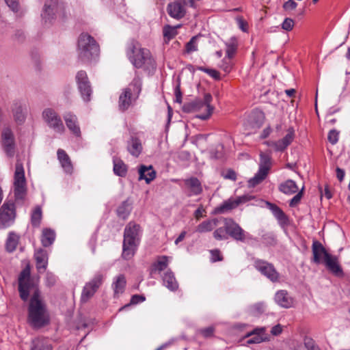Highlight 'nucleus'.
<instances>
[{
  "instance_id": "6",
  "label": "nucleus",
  "mask_w": 350,
  "mask_h": 350,
  "mask_svg": "<svg viewBox=\"0 0 350 350\" xmlns=\"http://www.w3.org/2000/svg\"><path fill=\"white\" fill-rule=\"evenodd\" d=\"M221 222L229 235L236 241L244 242L252 239V237L246 232L242 228L230 218H221Z\"/></svg>"
},
{
  "instance_id": "30",
  "label": "nucleus",
  "mask_w": 350,
  "mask_h": 350,
  "mask_svg": "<svg viewBox=\"0 0 350 350\" xmlns=\"http://www.w3.org/2000/svg\"><path fill=\"white\" fill-rule=\"evenodd\" d=\"M265 327H260L255 329L252 332L247 334V336H252L247 340L248 344H258L266 340L267 338L264 336Z\"/></svg>"
},
{
  "instance_id": "14",
  "label": "nucleus",
  "mask_w": 350,
  "mask_h": 350,
  "mask_svg": "<svg viewBox=\"0 0 350 350\" xmlns=\"http://www.w3.org/2000/svg\"><path fill=\"white\" fill-rule=\"evenodd\" d=\"M294 137L295 131L293 128H290L282 139L276 142H269L268 145L273 147L275 151L283 152L292 143Z\"/></svg>"
},
{
  "instance_id": "48",
  "label": "nucleus",
  "mask_w": 350,
  "mask_h": 350,
  "mask_svg": "<svg viewBox=\"0 0 350 350\" xmlns=\"http://www.w3.org/2000/svg\"><path fill=\"white\" fill-rule=\"evenodd\" d=\"M213 237L216 240H226L228 239V232L226 228L223 227H219L217 228L213 232Z\"/></svg>"
},
{
  "instance_id": "42",
  "label": "nucleus",
  "mask_w": 350,
  "mask_h": 350,
  "mask_svg": "<svg viewBox=\"0 0 350 350\" xmlns=\"http://www.w3.org/2000/svg\"><path fill=\"white\" fill-rule=\"evenodd\" d=\"M237 40L234 37H232L228 42H226V57H228V58H232L237 52Z\"/></svg>"
},
{
  "instance_id": "43",
  "label": "nucleus",
  "mask_w": 350,
  "mask_h": 350,
  "mask_svg": "<svg viewBox=\"0 0 350 350\" xmlns=\"http://www.w3.org/2000/svg\"><path fill=\"white\" fill-rule=\"evenodd\" d=\"M142 84V80L139 77H135L128 87L131 88L132 95L135 99L139 96L141 92Z\"/></svg>"
},
{
  "instance_id": "27",
  "label": "nucleus",
  "mask_w": 350,
  "mask_h": 350,
  "mask_svg": "<svg viewBox=\"0 0 350 350\" xmlns=\"http://www.w3.org/2000/svg\"><path fill=\"white\" fill-rule=\"evenodd\" d=\"M169 265V257L167 256H159L157 260L152 263L150 268V273H159L164 271Z\"/></svg>"
},
{
  "instance_id": "4",
  "label": "nucleus",
  "mask_w": 350,
  "mask_h": 350,
  "mask_svg": "<svg viewBox=\"0 0 350 350\" xmlns=\"http://www.w3.org/2000/svg\"><path fill=\"white\" fill-rule=\"evenodd\" d=\"M140 226L133 222H129L125 227L122 245V256L125 260L133 257L137 250L139 241Z\"/></svg>"
},
{
  "instance_id": "37",
  "label": "nucleus",
  "mask_w": 350,
  "mask_h": 350,
  "mask_svg": "<svg viewBox=\"0 0 350 350\" xmlns=\"http://www.w3.org/2000/svg\"><path fill=\"white\" fill-rule=\"evenodd\" d=\"M55 239V233L54 230L49 228H45L42 230L41 242L44 247H49L52 245Z\"/></svg>"
},
{
  "instance_id": "47",
  "label": "nucleus",
  "mask_w": 350,
  "mask_h": 350,
  "mask_svg": "<svg viewBox=\"0 0 350 350\" xmlns=\"http://www.w3.org/2000/svg\"><path fill=\"white\" fill-rule=\"evenodd\" d=\"M265 310V306L263 302H258L249 307V312L254 316L260 315L262 314Z\"/></svg>"
},
{
  "instance_id": "56",
  "label": "nucleus",
  "mask_w": 350,
  "mask_h": 350,
  "mask_svg": "<svg viewBox=\"0 0 350 350\" xmlns=\"http://www.w3.org/2000/svg\"><path fill=\"white\" fill-rule=\"evenodd\" d=\"M210 259L212 262L221 261L223 260V256L221 254V252L217 249L210 250Z\"/></svg>"
},
{
  "instance_id": "61",
  "label": "nucleus",
  "mask_w": 350,
  "mask_h": 350,
  "mask_svg": "<svg viewBox=\"0 0 350 350\" xmlns=\"http://www.w3.org/2000/svg\"><path fill=\"white\" fill-rule=\"evenodd\" d=\"M56 276L52 273L48 272L46 275V284L48 286H53L56 283Z\"/></svg>"
},
{
  "instance_id": "52",
  "label": "nucleus",
  "mask_w": 350,
  "mask_h": 350,
  "mask_svg": "<svg viewBox=\"0 0 350 350\" xmlns=\"http://www.w3.org/2000/svg\"><path fill=\"white\" fill-rule=\"evenodd\" d=\"M304 346L307 350H321L315 341L309 337H305L304 340Z\"/></svg>"
},
{
  "instance_id": "62",
  "label": "nucleus",
  "mask_w": 350,
  "mask_h": 350,
  "mask_svg": "<svg viewBox=\"0 0 350 350\" xmlns=\"http://www.w3.org/2000/svg\"><path fill=\"white\" fill-rule=\"evenodd\" d=\"M262 240L265 243L273 245L275 243V237L273 234L267 233L262 236Z\"/></svg>"
},
{
  "instance_id": "9",
  "label": "nucleus",
  "mask_w": 350,
  "mask_h": 350,
  "mask_svg": "<svg viewBox=\"0 0 350 350\" xmlns=\"http://www.w3.org/2000/svg\"><path fill=\"white\" fill-rule=\"evenodd\" d=\"M254 268L262 275L272 282H277L280 280V273L277 271L273 264L261 259H255Z\"/></svg>"
},
{
  "instance_id": "21",
  "label": "nucleus",
  "mask_w": 350,
  "mask_h": 350,
  "mask_svg": "<svg viewBox=\"0 0 350 350\" xmlns=\"http://www.w3.org/2000/svg\"><path fill=\"white\" fill-rule=\"evenodd\" d=\"M275 302L282 308H288L293 304V299L285 290H280L275 295Z\"/></svg>"
},
{
  "instance_id": "64",
  "label": "nucleus",
  "mask_w": 350,
  "mask_h": 350,
  "mask_svg": "<svg viewBox=\"0 0 350 350\" xmlns=\"http://www.w3.org/2000/svg\"><path fill=\"white\" fill-rule=\"evenodd\" d=\"M224 177L226 179H229L232 180H235L237 179V174L236 172L231 169H229L226 171L225 174H224Z\"/></svg>"
},
{
  "instance_id": "16",
  "label": "nucleus",
  "mask_w": 350,
  "mask_h": 350,
  "mask_svg": "<svg viewBox=\"0 0 350 350\" xmlns=\"http://www.w3.org/2000/svg\"><path fill=\"white\" fill-rule=\"evenodd\" d=\"M64 119L69 131L76 137H80L81 133L77 117L75 114L68 112L64 115Z\"/></svg>"
},
{
  "instance_id": "2",
  "label": "nucleus",
  "mask_w": 350,
  "mask_h": 350,
  "mask_svg": "<svg viewBox=\"0 0 350 350\" xmlns=\"http://www.w3.org/2000/svg\"><path fill=\"white\" fill-rule=\"evenodd\" d=\"M126 55L135 68H143L148 72L155 69V62L150 51L141 48L137 42L133 41L128 44Z\"/></svg>"
},
{
  "instance_id": "23",
  "label": "nucleus",
  "mask_w": 350,
  "mask_h": 350,
  "mask_svg": "<svg viewBox=\"0 0 350 350\" xmlns=\"http://www.w3.org/2000/svg\"><path fill=\"white\" fill-rule=\"evenodd\" d=\"M163 285L171 291H176L178 288V283L174 273L170 270H167L162 275Z\"/></svg>"
},
{
  "instance_id": "26",
  "label": "nucleus",
  "mask_w": 350,
  "mask_h": 350,
  "mask_svg": "<svg viewBox=\"0 0 350 350\" xmlns=\"http://www.w3.org/2000/svg\"><path fill=\"white\" fill-rule=\"evenodd\" d=\"M132 97H134L132 95L131 88H125L122 93L120 95L119 97V108L122 111H125L128 109L132 103Z\"/></svg>"
},
{
  "instance_id": "10",
  "label": "nucleus",
  "mask_w": 350,
  "mask_h": 350,
  "mask_svg": "<svg viewBox=\"0 0 350 350\" xmlns=\"http://www.w3.org/2000/svg\"><path fill=\"white\" fill-rule=\"evenodd\" d=\"M103 280V274L100 272L96 273L93 278L84 286L81 296V301L83 303L87 302L102 285Z\"/></svg>"
},
{
  "instance_id": "22",
  "label": "nucleus",
  "mask_w": 350,
  "mask_h": 350,
  "mask_svg": "<svg viewBox=\"0 0 350 350\" xmlns=\"http://www.w3.org/2000/svg\"><path fill=\"white\" fill-rule=\"evenodd\" d=\"M323 263L328 270L334 274L336 275L342 274V270L338 264V258L336 256L329 254L326 256V258L323 260Z\"/></svg>"
},
{
  "instance_id": "40",
  "label": "nucleus",
  "mask_w": 350,
  "mask_h": 350,
  "mask_svg": "<svg viewBox=\"0 0 350 350\" xmlns=\"http://www.w3.org/2000/svg\"><path fill=\"white\" fill-rule=\"evenodd\" d=\"M113 172L116 175L124 177L127 172V167L120 159H113Z\"/></svg>"
},
{
  "instance_id": "19",
  "label": "nucleus",
  "mask_w": 350,
  "mask_h": 350,
  "mask_svg": "<svg viewBox=\"0 0 350 350\" xmlns=\"http://www.w3.org/2000/svg\"><path fill=\"white\" fill-rule=\"evenodd\" d=\"M57 8V0H51V3H46L41 14L42 19L46 22H51L55 15Z\"/></svg>"
},
{
  "instance_id": "36",
  "label": "nucleus",
  "mask_w": 350,
  "mask_h": 350,
  "mask_svg": "<svg viewBox=\"0 0 350 350\" xmlns=\"http://www.w3.org/2000/svg\"><path fill=\"white\" fill-rule=\"evenodd\" d=\"M271 157L269 154L261 152L260 154L259 169L262 174H268L269 170L271 166Z\"/></svg>"
},
{
  "instance_id": "24",
  "label": "nucleus",
  "mask_w": 350,
  "mask_h": 350,
  "mask_svg": "<svg viewBox=\"0 0 350 350\" xmlns=\"http://www.w3.org/2000/svg\"><path fill=\"white\" fill-rule=\"evenodd\" d=\"M139 180H145L147 184H149L156 178V172L152 165H142L138 170Z\"/></svg>"
},
{
  "instance_id": "63",
  "label": "nucleus",
  "mask_w": 350,
  "mask_h": 350,
  "mask_svg": "<svg viewBox=\"0 0 350 350\" xmlns=\"http://www.w3.org/2000/svg\"><path fill=\"white\" fill-rule=\"evenodd\" d=\"M297 6V3L293 0H288L285 2L283 5V8L285 10H295Z\"/></svg>"
},
{
  "instance_id": "8",
  "label": "nucleus",
  "mask_w": 350,
  "mask_h": 350,
  "mask_svg": "<svg viewBox=\"0 0 350 350\" xmlns=\"http://www.w3.org/2000/svg\"><path fill=\"white\" fill-rule=\"evenodd\" d=\"M213 96L208 92H203L198 98V119L206 120L210 118L215 107L211 105Z\"/></svg>"
},
{
  "instance_id": "60",
  "label": "nucleus",
  "mask_w": 350,
  "mask_h": 350,
  "mask_svg": "<svg viewBox=\"0 0 350 350\" xmlns=\"http://www.w3.org/2000/svg\"><path fill=\"white\" fill-rule=\"evenodd\" d=\"M7 5L14 12L19 10V3L18 0H5Z\"/></svg>"
},
{
  "instance_id": "58",
  "label": "nucleus",
  "mask_w": 350,
  "mask_h": 350,
  "mask_svg": "<svg viewBox=\"0 0 350 350\" xmlns=\"http://www.w3.org/2000/svg\"><path fill=\"white\" fill-rule=\"evenodd\" d=\"M303 190L304 187L290 200L289 206L291 207H294L300 202L301 199L303 196Z\"/></svg>"
},
{
  "instance_id": "31",
  "label": "nucleus",
  "mask_w": 350,
  "mask_h": 350,
  "mask_svg": "<svg viewBox=\"0 0 350 350\" xmlns=\"http://www.w3.org/2000/svg\"><path fill=\"white\" fill-rule=\"evenodd\" d=\"M53 347L48 338H36L32 340L31 350H52Z\"/></svg>"
},
{
  "instance_id": "59",
  "label": "nucleus",
  "mask_w": 350,
  "mask_h": 350,
  "mask_svg": "<svg viewBox=\"0 0 350 350\" xmlns=\"http://www.w3.org/2000/svg\"><path fill=\"white\" fill-rule=\"evenodd\" d=\"M327 138L332 144H336L338 141V132L336 130H331L328 133Z\"/></svg>"
},
{
  "instance_id": "20",
  "label": "nucleus",
  "mask_w": 350,
  "mask_h": 350,
  "mask_svg": "<svg viewBox=\"0 0 350 350\" xmlns=\"http://www.w3.org/2000/svg\"><path fill=\"white\" fill-rule=\"evenodd\" d=\"M34 257L36 261V268L38 271H44L48 265V253L43 249H38L34 253Z\"/></svg>"
},
{
  "instance_id": "11",
  "label": "nucleus",
  "mask_w": 350,
  "mask_h": 350,
  "mask_svg": "<svg viewBox=\"0 0 350 350\" xmlns=\"http://www.w3.org/2000/svg\"><path fill=\"white\" fill-rule=\"evenodd\" d=\"M75 79L83 100L85 102L90 101L92 94V89L86 72L83 70L79 71L76 75Z\"/></svg>"
},
{
  "instance_id": "3",
  "label": "nucleus",
  "mask_w": 350,
  "mask_h": 350,
  "mask_svg": "<svg viewBox=\"0 0 350 350\" xmlns=\"http://www.w3.org/2000/svg\"><path fill=\"white\" fill-rule=\"evenodd\" d=\"M77 52L81 62L90 63L98 57L100 47L92 36L88 33H82L78 38Z\"/></svg>"
},
{
  "instance_id": "28",
  "label": "nucleus",
  "mask_w": 350,
  "mask_h": 350,
  "mask_svg": "<svg viewBox=\"0 0 350 350\" xmlns=\"http://www.w3.org/2000/svg\"><path fill=\"white\" fill-rule=\"evenodd\" d=\"M127 150L133 157H139L142 151V145L141 141L135 137H132L131 139L128 141Z\"/></svg>"
},
{
  "instance_id": "18",
  "label": "nucleus",
  "mask_w": 350,
  "mask_h": 350,
  "mask_svg": "<svg viewBox=\"0 0 350 350\" xmlns=\"http://www.w3.org/2000/svg\"><path fill=\"white\" fill-rule=\"evenodd\" d=\"M126 284V280L124 274H119L113 278L111 288L114 297H118L124 292Z\"/></svg>"
},
{
  "instance_id": "41",
  "label": "nucleus",
  "mask_w": 350,
  "mask_h": 350,
  "mask_svg": "<svg viewBox=\"0 0 350 350\" xmlns=\"http://www.w3.org/2000/svg\"><path fill=\"white\" fill-rule=\"evenodd\" d=\"M12 111L15 121L18 124L23 123L25 120V115L21 105L18 103H14Z\"/></svg>"
},
{
  "instance_id": "54",
  "label": "nucleus",
  "mask_w": 350,
  "mask_h": 350,
  "mask_svg": "<svg viewBox=\"0 0 350 350\" xmlns=\"http://www.w3.org/2000/svg\"><path fill=\"white\" fill-rule=\"evenodd\" d=\"M196 42H197V36H194L191 38L189 42L186 44L185 46V51L187 53H190L196 50Z\"/></svg>"
},
{
  "instance_id": "53",
  "label": "nucleus",
  "mask_w": 350,
  "mask_h": 350,
  "mask_svg": "<svg viewBox=\"0 0 350 350\" xmlns=\"http://www.w3.org/2000/svg\"><path fill=\"white\" fill-rule=\"evenodd\" d=\"M145 300V297L140 295H134L131 297L130 304L125 305L124 306L120 308L119 309L120 311L124 310V308L129 307L131 304H137L139 303L143 302Z\"/></svg>"
},
{
  "instance_id": "35",
  "label": "nucleus",
  "mask_w": 350,
  "mask_h": 350,
  "mask_svg": "<svg viewBox=\"0 0 350 350\" xmlns=\"http://www.w3.org/2000/svg\"><path fill=\"white\" fill-rule=\"evenodd\" d=\"M181 25L176 26H171L165 25L163 27V36L165 42L167 43L170 40L173 39L177 34V29L180 27Z\"/></svg>"
},
{
  "instance_id": "33",
  "label": "nucleus",
  "mask_w": 350,
  "mask_h": 350,
  "mask_svg": "<svg viewBox=\"0 0 350 350\" xmlns=\"http://www.w3.org/2000/svg\"><path fill=\"white\" fill-rule=\"evenodd\" d=\"M237 206V203L235 202L234 199L230 198L216 207L214 212L217 214H224L235 208Z\"/></svg>"
},
{
  "instance_id": "49",
  "label": "nucleus",
  "mask_w": 350,
  "mask_h": 350,
  "mask_svg": "<svg viewBox=\"0 0 350 350\" xmlns=\"http://www.w3.org/2000/svg\"><path fill=\"white\" fill-rule=\"evenodd\" d=\"M198 70L204 72L215 80L221 79L220 73L215 69L198 66Z\"/></svg>"
},
{
  "instance_id": "15",
  "label": "nucleus",
  "mask_w": 350,
  "mask_h": 350,
  "mask_svg": "<svg viewBox=\"0 0 350 350\" xmlns=\"http://www.w3.org/2000/svg\"><path fill=\"white\" fill-rule=\"evenodd\" d=\"M1 140L3 149L8 156L12 157L14 153V135L9 128H5L1 134Z\"/></svg>"
},
{
  "instance_id": "55",
  "label": "nucleus",
  "mask_w": 350,
  "mask_h": 350,
  "mask_svg": "<svg viewBox=\"0 0 350 350\" xmlns=\"http://www.w3.org/2000/svg\"><path fill=\"white\" fill-rule=\"evenodd\" d=\"M26 39L23 30L16 29L13 35V40L18 43H23Z\"/></svg>"
},
{
  "instance_id": "1",
  "label": "nucleus",
  "mask_w": 350,
  "mask_h": 350,
  "mask_svg": "<svg viewBox=\"0 0 350 350\" xmlns=\"http://www.w3.org/2000/svg\"><path fill=\"white\" fill-rule=\"evenodd\" d=\"M30 274L29 267L20 273L18 280V292L23 301H27L31 295L28 307V323L35 328H40L49 323V315L38 283L31 278Z\"/></svg>"
},
{
  "instance_id": "44",
  "label": "nucleus",
  "mask_w": 350,
  "mask_h": 350,
  "mask_svg": "<svg viewBox=\"0 0 350 350\" xmlns=\"http://www.w3.org/2000/svg\"><path fill=\"white\" fill-rule=\"evenodd\" d=\"M42 209L40 206L36 207L31 215V224L34 227H38L42 219Z\"/></svg>"
},
{
  "instance_id": "7",
  "label": "nucleus",
  "mask_w": 350,
  "mask_h": 350,
  "mask_svg": "<svg viewBox=\"0 0 350 350\" xmlns=\"http://www.w3.org/2000/svg\"><path fill=\"white\" fill-rule=\"evenodd\" d=\"M42 117L46 125L55 133L63 134L65 132V126L62 118L53 109H44Z\"/></svg>"
},
{
  "instance_id": "51",
  "label": "nucleus",
  "mask_w": 350,
  "mask_h": 350,
  "mask_svg": "<svg viewBox=\"0 0 350 350\" xmlns=\"http://www.w3.org/2000/svg\"><path fill=\"white\" fill-rule=\"evenodd\" d=\"M182 109L185 113L195 112L197 109V101L193 100L185 103L182 107Z\"/></svg>"
},
{
  "instance_id": "45",
  "label": "nucleus",
  "mask_w": 350,
  "mask_h": 350,
  "mask_svg": "<svg viewBox=\"0 0 350 350\" xmlns=\"http://www.w3.org/2000/svg\"><path fill=\"white\" fill-rule=\"evenodd\" d=\"M131 213V208L126 201L123 202L117 208V214L119 217L125 219Z\"/></svg>"
},
{
  "instance_id": "38",
  "label": "nucleus",
  "mask_w": 350,
  "mask_h": 350,
  "mask_svg": "<svg viewBox=\"0 0 350 350\" xmlns=\"http://www.w3.org/2000/svg\"><path fill=\"white\" fill-rule=\"evenodd\" d=\"M269 209L271 211L274 217L279 221L280 223L286 224L288 221V218L284 211L277 205L268 203Z\"/></svg>"
},
{
  "instance_id": "50",
  "label": "nucleus",
  "mask_w": 350,
  "mask_h": 350,
  "mask_svg": "<svg viewBox=\"0 0 350 350\" xmlns=\"http://www.w3.org/2000/svg\"><path fill=\"white\" fill-rule=\"evenodd\" d=\"M230 59L231 58L226 57L222 59L221 64H219V68L226 74L230 72L232 68V64Z\"/></svg>"
},
{
  "instance_id": "5",
  "label": "nucleus",
  "mask_w": 350,
  "mask_h": 350,
  "mask_svg": "<svg viewBox=\"0 0 350 350\" xmlns=\"http://www.w3.org/2000/svg\"><path fill=\"white\" fill-rule=\"evenodd\" d=\"M14 187L15 200H23L27 194L26 180L23 165L19 161L16 163Z\"/></svg>"
},
{
  "instance_id": "29",
  "label": "nucleus",
  "mask_w": 350,
  "mask_h": 350,
  "mask_svg": "<svg viewBox=\"0 0 350 350\" xmlns=\"http://www.w3.org/2000/svg\"><path fill=\"white\" fill-rule=\"evenodd\" d=\"M278 189L284 194L292 195L297 193L299 188L294 180L288 179L280 183Z\"/></svg>"
},
{
  "instance_id": "12",
  "label": "nucleus",
  "mask_w": 350,
  "mask_h": 350,
  "mask_svg": "<svg viewBox=\"0 0 350 350\" xmlns=\"http://www.w3.org/2000/svg\"><path fill=\"white\" fill-rule=\"evenodd\" d=\"M16 218L15 205L13 202H4L0 208V228L12 226Z\"/></svg>"
},
{
  "instance_id": "13",
  "label": "nucleus",
  "mask_w": 350,
  "mask_h": 350,
  "mask_svg": "<svg viewBox=\"0 0 350 350\" xmlns=\"http://www.w3.org/2000/svg\"><path fill=\"white\" fill-rule=\"evenodd\" d=\"M168 15L176 20L183 18L186 14L185 6L182 0H175L170 2L166 8Z\"/></svg>"
},
{
  "instance_id": "17",
  "label": "nucleus",
  "mask_w": 350,
  "mask_h": 350,
  "mask_svg": "<svg viewBox=\"0 0 350 350\" xmlns=\"http://www.w3.org/2000/svg\"><path fill=\"white\" fill-rule=\"evenodd\" d=\"M312 251L313 254L312 260L316 264L323 262L326 256L329 254L325 248L318 241H313Z\"/></svg>"
},
{
  "instance_id": "32",
  "label": "nucleus",
  "mask_w": 350,
  "mask_h": 350,
  "mask_svg": "<svg viewBox=\"0 0 350 350\" xmlns=\"http://www.w3.org/2000/svg\"><path fill=\"white\" fill-rule=\"evenodd\" d=\"M221 222V218H213L203 221L198 224V232H207L213 230Z\"/></svg>"
},
{
  "instance_id": "25",
  "label": "nucleus",
  "mask_w": 350,
  "mask_h": 350,
  "mask_svg": "<svg viewBox=\"0 0 350 350\" xmlns=\"http://www.w3.org/2000/svg\"><path fill=\"white\" fill-rule=\"evenodd\" d=\"M57 154V159L64 172L67 174H71L73 172V166L69 156L62 149H58Z\"/></svg>"
},
{
  "instance_id": "39",
  "label": "nucleus",
  "mask_w": 350,
  "mask_h": 350,
  "mask_svg": "<svg viewBox=\"0 0 350 350\" xmlns=\"http://www.w3.org/2000/svg\"><path fill=\"white\" fill-rule=\"evenodd\" d=\"M184 189L189 196L197 194V178L191 177L183 180Z\"/></svg>"
},
{
  "instance_id": "46",
  "label": "nucleus",
  "mask_w": 350,
  "mask_h": 350,
  "mask_svg": "<svg viewBox=\"0 0 350 350\" xmlns=\"http://www.w3.org/2000/svg\"><path fill=\"white\" fill-rule=\"evenodd\" d=\"M267 174H262V171L258 170L254 176L248 180V186L250 187H254L257 185L260 184L265 178Z\"/></svg>"
},
{
  "instance_id": "34",
  "label": "nucleus",
  "mask_w": 350,
  "mask_h": 350,
  "mask_svg": "<svg viewBox=\"0 0 350 350\" xmlns=\"http://www.w3.org/2000/svg\"><path fill=\"white\" fill-rule=\"evenodd\" d=\"M19 235L14 232H9L5 243V248L8 252H13L16 250L19 242Z\"/></svg>"
},
{
  "instance_id": "57",
  "label": "nucleus",
  "mask_w": 350,
  "mask_h": 350,
  "mask_svg": "<svg viewBox=\"0 0 350 350\" xmlns=\"http://www.w3.org/2000/svg\"><path fill=\"white\" fill-rule=\"evenodd\" d=\"M294 25V21L291 18H286L281 25L282 28L286 31H291Z\"/></svg>"
}]
</instances>
